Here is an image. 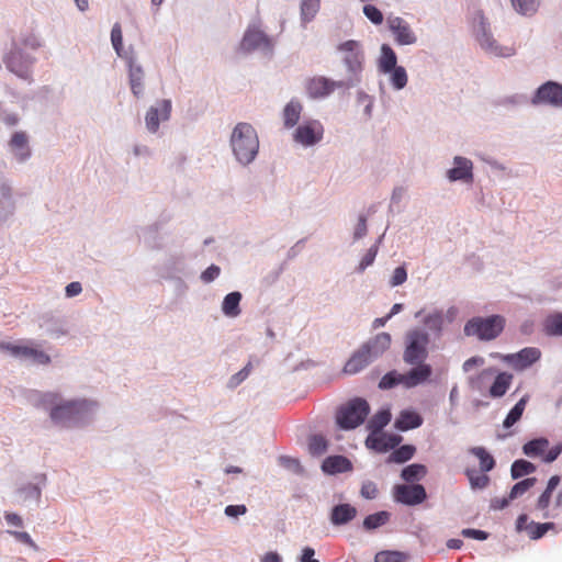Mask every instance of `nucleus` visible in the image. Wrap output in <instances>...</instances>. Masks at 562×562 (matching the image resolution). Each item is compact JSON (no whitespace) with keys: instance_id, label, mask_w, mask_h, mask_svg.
<instances>
[{"instance_id":"obj_51","label":"nucleus","mask_w":562,"mask_h":562,"mask_svg":"<svg viewBox=\"0 0 562 562\" xmlns=\"http://www.w3.org/2000/svg\"><path fill=\"white\" fill-rule=\"evenodd\" d=\"M378 250H379L378 243L368 249L367 254L363 256V258L361 259V261L359 263L358 269L360 272L364 271L369 266H371L374 262Z\"/></svg>"},{"instance_id":"obj_14","label":"nucleus","mask_w":562,"mask_h":562,"mask_svg":"<svg viewBox=\"0 0 562 562\" xmlns=\"http://www.w3.org/2000/svg\"><path fill=\"white\" fill-rule=\"evenodd\" d=\"M541 357V351L536 347H526L517 353L505 356L504 360L515 370L521 371L537 362Z\"/></svg>"},{"instance_id":"obj_7","label":"nucleus","mask_w":562,"mask_h":562,"mask_svg":"<svg viewBox=\"0 0 562 562\" xmlns=\"http://www.w3.org/2000/svg\"><path fill=\"white\" fill-rule=\"evenodd\" d=\"M549 440L537 438L526 442L522 446V452L530 458L541 457L543 462L551 463L558 459L562 452V443H558L548 450Z\"/></svg>"},{"instance_id":"obj_42","label":"nucleus","mask_w":562,"mask_h":562,"mask_svg":"<svg viewBox=\"0 0 562 562\" xmlns=\"http://www.w3.org/2000/svg\"><path fill=\"white\" fill-rule=\"evenodd\" d=\"M414 452L415 448L413 446H402L390 454L389 461L395 463H404L413 458Z\"/></svg>"},{"instance_id":"obj_61","label":"nucleus","mask_w":562,"mask_h":562,"mask_svg":"<svg viewBox=\"0 0 562 562\" xmlns=\"http://www.w3.org/2000/svg\"><path fill=\"white\" fill-rule=\"evenodd\" d=\"M221 269L215 265H211L205 271L202 272L201 279L204 282H212L220 276Z\"/></svg>"},{"instance_id":"obj_17","label":"nucleus","mask_w":562,"mask_h":562,"mask_svg":"<svg viewBox=\"0 0 562 562\" xmlns=\"http://www.w3.org/2000/svg\"><path fill=\"white\" fill-rule=\"evenodd\" d=\"M454 167L449 169L447 177L450 181H465L473 180V164L470 159L461 156H456L453 159Z\"/></svg>"},{"instance_id":"obj_58","label":"nucleus","mask_w":562,"mask_h":562,"mask_svg":"<svg viewBox=\"0 0 562 562\" xmlns=\"http://www.w3.org/2000/svg\"><path fill=\"white\" fill-rule=\"evenodd\" d=\"M406 279H407V272H406L405 267H403V266L397 267L393 272L390 284L392 286H397V285L403 284L406 281Z\"/></svg>"},{"instance_id":"obj_26","label":"nucleus","mask_w":562,"mask_h":562,"mask_svg":"<svg viewBox=\"0 0 562 562\" xmlns=\"http://www.w3.org/2000/svg\"><path fill=\"white\" fill-rule=\"evenodd\" d=\"M542 330L547 336H562V313L549 314L542 322Z\"/></svg>"},{"instance_id":"obj_56","label":"nucleus","mask_w":562,"mask_h":562,"mask_svg":"<svg viewBox=\"0 0 562 562\" xmlns=\"http://www.w3.org/2000/svg\"><path fill=\"white\" fill-rule=\"evenodd\" d=\"M32 349L33 348L29 347V346H19V345H13V344L5 345V350L16 357L30 358V353H32Z\"/></svg>"},{"instance_id":"obj_46","label":"nucleus","mask_w":562,"mask_h":562,"mask_svg":"<svg viewBox=\"0 0 562 562\" xmlns=\"http://www.w3.org/2000/svg\"><path fill=\"white\" fill-rule=\"evenodd\" d=\"M308 450L314 456H321L327 450V441L321 435H314L310 438Z\"/></svg>"},{"instance_id":"obj_43","label":"nucleus","mask_w":562,"mask_h":562,"mask_svg":"<svg viewBox=\"0 0 562 562\" xmlns=\"http://www.w3.org/2000/svg\"><path fill=\"white\" fill-rule=\"evenodd\" d=\"M426 474V468L422 464H409L402 471L403 480L407 482H413L415 480H420Z\"/></svg>"},{"instance_id":"obj_12","label":"nucleus","mask_w":562,"mask_h":562,"mask_svg":"<svg viewBox=\"0 0 562 562\" xmlns=\"http://www.w3.org/2000/svg\"><path fill=\"white\" fill-rule=\"evenodd\" d=\"M426 491L423 485H396L394 490V498L396 502L405 505H417L425 501Z\"/></svg>"},{"instance_id":"obj_18","label":"nucleus","mask_w":562,"mask_h":562,"mask_svg":"<svg viewBox=\"0 0 562 562\" xmlns=\"http://www.w3.org/2000/svg\"><path fill=\"white\" fill-rule=\"evenodd\" d=\"M241 48L246 52H251L258 48L271 50L272 43L262 31L249 29L241 41Z\"/></svg>"},{"instance_id":"obj_4","label":"nucleus","mask_w":562,"mask_h":562,"mask_svg":"<svg viewBox=\"0 0 562 562\" xmlns=\"http://www.w3.org/2000/svg\"><path fill=\"white\" fill-rule=\"evenodd\" d=\"M505 326V318L501 315L488 317H473L464 325L467 336H475L480 340H492L499 336Z\"/></svg>"},{"instance_id":"obj_34","label":"nucleus","mask_w":562,"mask_h":562,"mask_svg":"<svg viewBox=\"0 0 562 562\" xmlns=\"http://www.w3.org/2000/svg\"><path fill=\"white\" fill-rule=\"evenodd\" d=\"M555 525L553 522H535L530 521L526 526V531L530 539L537 540L542 538L548 530L554 529Z\"/></svg>"},{"instance_id":"obj_21","label":"nucleus","mask_w":562,"mask_h":562,"mask_svg":"<svg viewBox=\"0 0 562 562\" xmlns=\"http://www.w3.org/2000/svg\"><path fill=\"white\" fill-rule=\"evenodd\" d=\"M9 146L20 161H24L31 156L29 138L25 132H15L9 142Z\"/></svg>"},{"instance_id":"obj_22","label":"nucleus","mask_w":562,"mask_h":562,"mask_svg":"<svg viewBox=\"0 0 562 562\" xmlns=\"http://www.w3.org/2000/svg\"><path fill=\"white\" fill-rule=\"evenodd\" d=\"M481 46L488 53L498 56V57H510L516 53L514 46H501L496 43V41L491 36V34L485 31L479 38Z\"/></svg>"},{"instance_id":"obj_44","label":"nucleus","mask_w":562,"mask_h":562,"mask_svg":"<svg viewBox=\"0 0 562 562\" xmlns=\"http://www.w3.org/2000/svg\"><path fill=\"white\" fill-rule=\"evenodd\" d=\"M537 483L536 477H528L518 483H516L509 493V499H515L521 495H524L527 491H529Z\"/></svg>"},{"instance_id":"obj_52","label":"nucleus","mask_w":562,"mask_h":562,"mask_svg":"<svg viewBox=\"0 0 562 562\" xmlns=\"http://www.w3.org/2000/svg\"><path fill=\"white\" fill-rule=\"evenodd\" d=\"M111 42L119 55H121V50L123 48V36L122 29L119 23H115L111 31Z\"/></svg>"},{"instance_id":"obj_39","label":"nucleus","mask_w":562,"mask_h":562,"mask_svg":"<svg viewBox=\"0 0 562 562\" xmlns=\"http://www.w3.org/2000/svg\"><path fill=\"white\" fill-rule=\"evenodd\" d=\"M465 474L472 488H485L490 483V477L485 473H480L475 469H468Z\"/></svg>"},{"instance_id":"obj_13","label":"nucleus","mask_w":562,"mask_h":562,"mask_svg":"<svg viewBox=\"0 0 562 562\" xmlns=\"http://www.w3.org/2000/svg\"><path fill=\"white\" fill-rule=\"evenodd\" d=\"M387 25L398 45H412L417 38L409 24L400 16H389Z\"/></svg>"},{"instance_id":"obj_3","label":"nucleus","mask_w":562,"mask_h":562,"mask_svg":"<svg viewBox=\"0 0 562 562\" xmlns=\"http://www.w3.org/2000/svg\"><path fill=\"white\" fill-rule=\"evenodd\" d=\"M341 61L347 69L346 88L353 87L361 80L364 65V52L362 45L355 40L346 41L338 45Z\"/></svg>"},{"instance_id":"obj_48","label":"nucleus","mask_w":562,"mask_h":562,"mask_svg":"<svg viewBox=\"0 0 562 562\" xmlns=\"http://www.w3.org/2000/svg\"><path fill=\"white\" fill-rule=\"evenodd\" d=\"M375 562H405L406 555L398 551H381L375 555Z\"/></svg>"},{"instance_id":"obj_38","label":"nucleus","mask_w":562,"mask_h":562,"mask_svg":"<svg viewBox=\"0 0 562 562\" xmlns=\"http://www.w3.org/2000/svg\"><path fill=\"white\" fill-rule=\"evenodd\" d=\"M321 7V0H302L301 15L304 22L312 21Z\"/></svg>"},{"instance_id":"obj_23","label":"nucleus","mask_w":562,"mask_h":562,"mask_svg":"<svg viewBox=\"0 0 562 562\" xmlns=\"http://www.w3.org/2000/svg\"><path fill=\"white\" fill-rule=\"evenodd\" d=\"M351 462L342 456H333L324 460L322 469L329 474L341 473L351 470Z\"/></svg>"},{"instance_id":"obj_25","label":"nucleus","mask_w":562,"mask_h":562,"mask_svg":"<svg viewBox=\"0 0 562 562\" xmlns=\"http://www.w3.org/2000/svg\"><path fill=\"white\" fill-rule=\"evenodd\" d=\"M422 424V416L413 411H403L395 420V427L402 431L417 428Z\"/></svg>"},{"instance_id":"obj_19","label":"nucleus","mask_w":562,"mask_h":562,"mask_svg":"<svg viewBox=\"0 0 562 562\" xmlns=\"http://www.w3.org/2000/svg\"><path fill=\"white\" fill-rule=\"evenodd\" d=\"M373 359L368 350L361 346L356 350L344 366V373L352 375L363 370Z\"/></svg>"},{"instance_id":"obj_15","label":"nucleus","mask_w":562,"mask_h":562,"mask_svg":"<svg viewBox=\"0 0 562 562\" xmlns=\"http://www.w3.org/2000/svg\"><path fill=\"white\" fill-rule=\"evenodd\" d=\"M171 113L170 100H161L157 106H151L146 113L145 123L148 131L156 133L159 128L160 120L167 121Z\"/></svg>"},{"instance_id":"obj_60","label":"nucleus","mask_w":562,"mask_h":562,"mask_svg":"<svg viewBox=\"0 0 562 562\" xmlns=\"http://www.w3.org/2000/svg\"><path fill=\"white\" fill-rule=\"evenodd\" d=\"M461 533L465 538H471L475 540H486L488 538V533L486 531L472 528L463 529Z\"/></svg>"},{"instance_id":"obj_63","label":"nucleus","mask_w":562,"mask_h":562,"mask_svg":"<svg viewBox=\"0 0 562 562\" xmlns=\"http://www.w3.org/2000/svg\"><path fill=\"white\" fill-rule=\"evenodd\" d=\"M30 358H32L35 362L40 364H47L50 362V358L44 351L38 350L36 348L32 349V353H30Z\"/></svg>"},{"instance_id":"obj_16","label":"nucleus","mask_w":562,"mask_h":562,"mask_svg":"<svg viewBox=\"0 0 562 562\" xmlns=\"http://www.w3.org/2000/svg\"><path fill=\"white\" fill-rule=\"evenodd\" d=\"M411 366L413 368L406 373H403L404 386L406 389L415 387L419 384L427 382L430 379L432 374V368L430 364L424 361Z\"/></svg>"},{"instance_id":"obj_30","label":"nucleus","mask_w":562,"mask_h":562,"mask_svg":"<svg viewBox=\"0 0 562 562\" xmlns=\"http://www.w3.org/2000/svg\"><path fill=\"white\" fill-rule=\"evenodd\" d=\"M241 294L239 292L228 293L223 301L222 311L228 317H236L240 314L239 303Z\"/></svg>"},{"instance_id":"obj_8","label":"nucleus","mask_w":562,"mask_h":562,"mask_svg":"<svg viewBox=\"0 0 562 562\" xmlns=\"http://www.w3.org/2000/svg\"><path fill=\"white\" fill-rule=\"evenodd\" d=\"M34 58L25 56L20 48H13L4 58L7 68L18 77L29 79Z\"/></svg>"},{"instance_id":"obj_36","label":"nucleus","mask_w":562,"mask_h":562,"mask_svg":"<svg viewBox=\"0 0 562 562\" xmlns=\"http://www.w3.org/2000/svg\"><path fill=\"white\" fill-rule=\"evenodd\" d=\"M536 465L527 460L519 459L512 464L510 473L513 479H519L536 471Z\"/></svg>"},{"instance_id":"obj_47","label":"nucleus","mask_w":562,"mask_h":562,"mask_svg":"<svg viewBox=\"0 0 562 562\" xmlns=\"http://www.w3.org/2000/svg\"><path fill=\"white\" fill-rule=\"evenodd\" d=\"M391 72L392 86L397 90L403 89L407 83L406 70L401 66H396L394 69L391 70Z\"/></svg>"},{"instance_id":"obj_49","label":"nucleus","mask_w":562,"mask_h":562,"mask_svg":"<svg viewBox=\"0 0 562 562\" xmlns=\"http://www.w3.org/2000/svg\"><path fill=\"white\" fill-rule=\"evenodd\" d=\"M425 325L434 330V331H441L442 329V326H443V315L441 312H435V313H431L429 314L426 318H425Z\"/></svg>"},{"instance_id":"obj_54","label":"nucleus","mask_w":562,"mask_h":562,"mask_svg":"<svg viewBox=\"0 0 562 562\" xmlns=\"http://www.w3.org/2000/svg\"><path fill=\"white\" fill-rule=\"evenodd\" d=\"M396 445H397L396 438L385 437V436L375 438L373 441V447L379 451H386L391 448H394Z\"/></svg>"},{"instance_id":"obj_53","label":"nucleus","mask_w":562,"mask_h":562,"mask_svg":"<svg viewBox=\"0 0 562 562\" xmlns=\"http://www.w3.org/2000/svg\"><path fill=\"white\" fill-rule=\"evenodd\" d=\"M363 14L373 23V24H381L383 22V14L382 12L372 4H366L363 7Z\"/></svg>"},{"instance_id":"obj_33","label":"nucleus","mask_w":562,"mask_h":562,"mask_svg":"<svg viewBox=\"0 0 562 562\" xmlns=\"http://www.w3.org/2000/svg\"><path fill=\"white\" fill-rule=\"evenodd\" d=\"M470 452L479 459L482 472H488L495 467L494 458L483 447H474Z\"/></svg>"},{"instance_id":"obj_35","label":"nucleus","mask_w":562,"mask_h":562,"mask_svg":"<svg viewBox=\"0 0 562 562\" xmlns=\"http://www.w3.org/2000/svg\"><path fill=\"white\" fill-rule=\"evenodd\" d=\"M515 10L526 16L533 15L539 8V0H510Z\"/></svg>"},{"instance_id":"obj_55","label":"nucleus","mask_w":562,"mask_h":562,"mask_svg":"<svg viewBox=\"0 0 562 562\" xmlns=\"http://www.w3.org/2000/svg\"><path fill=\"white\" fill-rule=\"evenodd\" d=\"M360 493L367 499H374L378 496L379 490L374 482L366 481L362 483Z\"/></svg>"},{"instance_id":"obj_40","label":"nucleus","mask_w":562,"mask_h":562,"mask_svg":"<svg viewBox=\"0 0 562 562\" xmlns=\"http://www.w3.org/2000/svg\"><path fill=\"white\" fill-rule=\"evenodd\" d=\"M403 375H404L403 373H398L395 370L390 371L381 378V380L379 382V387L381 390H389L398 384L404 385Z\"/></svg>"},{"instance_id":"obj_27","label":"nucleus","mask_w":562,"mask_h":562,"mask_svg":"<svg viewBox=\"0 0 562 562\" xmlns=\"http://www.w3.org/2000/svg\"><path fill=\"white\" fill-rule=\"evenodd\" d=\"M513 381V374L501 372L496 375L493 384L490 387V395L492 397H502L509 389Z\"/></svg>"},{"instance_id":"obj_2","label":"nucleus","mask_w":562,"mask_h":562,"mask_svg":"<svg viewBox=\"0 0 562 562\" xmlns=\"http://www.w3.org/2000/svg\"><path fill=\"white\" fill-rule=\"evenodd\" d=\"M94 403L86 400L66 401L50 408L52 420L61 427H71L86 420L92 413Z\"/></svg>"},{"instance_id":"obj_24","label":"nucleus","mask_w":562,"mask_h":562,"mask_svg":"<svg viewBox=\"0 0 562 562\" xmlns=\"http://www.w3.org/2000/svg\"><path fill=\"white\" fill-rule=\"evenodd\" d=\"M357 515V509L349 504H340L331 509L330 520L334 525H345Z\"/></svg>"},{"instance_id":"obj_41","label":"nucleus","mask_w":562,"mask_h":562,"mask_svg":"<svg viewBox=\"0 0 562 562\" xmlns=\"http://www.w3.org/2000/svg\"><path fill=\"white\" fill-rule=\"evenodd\" d=\"M390 519V514L387 512H379L372 515H369L363 520V527L368 530L375 529L380 526L385 525Z\"/></svg>"},{"instance_id":"obj_11","label":"nucleus","mask_w":562,"mask_h":562,"mask_svg":"<svg viewBox=\"0 0 562 562\" xmlns=\"http://www.w3.org/2000/svg\"><path fill=\"white\" fill-rule=\"evenodd\" d=\"M532 102L562 106V85L553 81L543 83L538 88Z\"/></svg>"},{"instance_id":"obj_57","label":"nucleus","mask_w":562,"mask_h":562,"mask_svg":"<svg viewBox=\"0 0 562 562\" xmlns=\"http://www.w3.org/2000/svg\"><path fill=\"white\" fill-rule=\"evenodd\" d=\"M279 462L282 467L289 469V470H292L293 472L295 473H302L303 472V468L302 465L300 464L299 460L297 459H294V458H291V457H285V456H282L280 457L279 459Z\"/></svg>"},{"instance_id":"obj_31","label":"nucleus","mask_w":562,"mask_h":562,"mask_svg":"<svg viewBox=\"0 0 562 562\" xmlns=\"http://www.w3.org/2000/svg\"><path fill=\"white\" fill-rule=\"evenodd\" d=\"M396 55L394 50L386 44H383L381 47V58H380V70L383 72H391L392 69L396 67Z\"/></svg>"},{"instance_id":"obj_5","label":"nucleus","mask_w":562,"mask_h":562,"mask_svg":"<svg viewBox=\"0 0 562 562\" xmlns=\"http://www.w3.org/2000/svg\"><path fill=\"white\" fill-rule=\"evenodd\" d=\"M429 335L423 329H412L405 336L403 360L406 364L426 361L428 357Z\"/></svg>"},{"instance_id":"obj_59","label":"nucleus","mask_w":562,"mask_h":562,"mask_svg":"<svg viewBox=\"0 0 562 562\" xmlns=\"http://www.w3.org/2000/svg\"><path fill=\"white\" fill-rule=\"evenodd\" d=\"M249 372H250V364H247L244 369H241L239 372H237L236 374H234L231 378L228 385L231 387H236L248 376Z\"/></svg>"},{"instance_id":"obj_45","label":"nucleus","mask_w":562,"mask_h":562,"mask_svg":"<svg viewBox=\"0 0 562 562\" xmlns=\"http://www.w3.org/2000/svg\"><path fill=\"white\" fill-rule=\"evenodd\" d=\"M391 420V413L389 411H380L369 422V428L372 431L381 430Z\"/></svg>"},{"instance_id":"obj_10","label":"nucleus","mask_w":562,"mask_h":562,"mask_svg":"<svg viewBox=\"0 0 562 562\" xmlns=\"http://www.w3.org/2000/svg\"><path fill=\"white\" fill-rule=\"evenodd\" d=\"M336 88H346L345 81H334L326 77H314L306 83V90L311 98L318 99L329 95Z\"/></svg>"},{"instance_id":"obj_20","label":"nucleus","mask_w":562,"mask_h":562,"mask_svg":"<svg viewBox=\"0 0 562 562\" xmlns=\"http://www.w3.org/2000/svg\"><path fill=\"white\" fill-rule=\"evenodd\" d=\"M392 338L389 333H380L362 346L368 350L372 359L382 356L391 346Z\"/></svg>"},{"instance_id":"obj_6","label":"nucleus","mask_w":562,"mask_h":562,"mask_svg":"<svg viewBox=\"0 0 562 562\" xmlns=\"http://www.w3.org/2000/svg\"><path fill=\"white\" fill-rule=\"evenodd\" d=\"M370 412L366 400L355 398L341 406L337 413V424L342 429H353L361 425Z\"/></svg>"},{"instance_id":"obj_1","label":"nucleus","mask_w":562,"mask_h":562,"mask_svg":"<svg viewBox=\"0 0 562 562\" xmlns=\"http://www.w3.org/2000/svg\"><path fill=\"white\" fill-rule=\"evenodd\" d=\"M231 146L239 162L250 164L259 150V138L256 130L249 123H238L233 130Z\"/></svg>"},{"instance_id":"obj_64","label":"nucleus","mask_w":562,"mask_h":562,"mask_svg":"<svg viewBox=\"0 0 562 562\" xmlns=\"http://www.w3.org/2000/svg\"><path fill=\"white\" fill-rule=\"evenodd\" d=\"M30 358H32L35 362L40 364H47L50 362V358L44 351L38 350L36 348L32 349V353H30Z\"/></svg>"},{"instance_id":"obj_29","label":"nucleus","mask_w":562,"mask_h":562,"mask_svg":"<svg viewBox=\"0 0 562 562\" xmlns=\"http://www.w3.org/2000/svg\"><path fill=\"white\" fill-rule=\"evenodd\" d=\"M302 104L296 100H291L283 110V121L288 128L293 127L300 120Z\"/></svg>"},{"instance_id":"obj_50","label":"nucleus","mask_w":562,"mask_h":562,"mask_svg":"<svg viewBox=\"0 0 562 562\" xmlns=\"http://www.w3.org/2000/svg\"><path fill=\"white\" fill-rule=\"evenodd\" d=\"M493 368L482 370L476 376L470 378L471 387L474 390H481L484 381L494 374Z\"/></svg>"},{"instance_id":"obj_62","label":"nucleus","mask_w":562,"mask_h":562,"mask_svg":"<svg viewBox=\"0 0 562 562\" xmlns=\"http://www.w3.org/2000/svg\"><path fill=\"white\" fill-rule=\"evenodd\" d=\"M367 234V218L361 215L359 216L358 224L356 225L353 237L355 239H360Z\"/></svg>"},{"instance_id":"obj_28","label":"nucleus","mask_w":562,"mask_h":562,"mask_svg":"<svg viewBox=\"0 0 562 562\" xmlns=\"http://www.w3.org/2000/svg\"><path fill=\"white\" fill-rule=\"evenodd\" d=\"M552 493L551 491L544 490L536 503V509L542 513V518L544 519L558 518L560 516L558 512L559 508L553 507L552 510L550 509Z\"/></svg>"},{"instance_id":"obj_32","label":"nucleus","mask_w":562,"mask_h":562,"mask_svg":"<svg viewBox=\"0 0 562 562\" xmlns=\"http://www.w3.org/2000/svg\"><path fill=\"white\" fill-rule=\"evenodd\" d=\"M528 397L524 396L521 397L516 405L509 411L506 418L504 419V427L510 428L513 425H515L522 416V413L526 408Z\"/></svg>"},{"instance_id":"obj_37","label":"nucleus","mask_w":562,"mask_h":562,"mask_svg":"<svg viewBox=\"0 0 562 562\" xmlns=\"http://www.w3.org/2000/svg\"><path fill=\"white\" fill-rule=\"evenodd\" d=\"M143 70L138 66H130V83L132 92L139 97L143 92Z\"/></svg>"},{"instance_id":"obj_9","label":"nucleus","mask_w":562,"mask_h":562,"mask_svg":"<svg viewBox=\"0 0 562 562\" xmlns=\"http://www.w3.org/2000/svg\"><path fill=\"white\" fill-rule=\"evenodd\" d=\"M324 127L318 121H310L300 125L293 135L296 143L313 146L322 140Z\"/></svg>"}]
</instances>
